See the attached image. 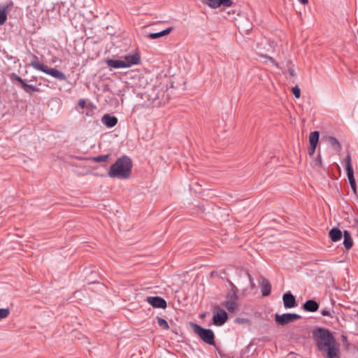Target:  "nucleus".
<instances>
[{
    "label": "nucleus",
    "instance_id": "nucleus-1",
    "mask_svg": "<svg viewBox=\"0 0 358 358\" xmlns=\"http://www.w3.org/2000/svg\"><path fill=\"white\" fill-rule=\"evenodd\" d=\"M317 349L325 354L326 358H340L336 341L329 330L318 328L313 332Z\"/></svg>",
    "mask_w": 358,
    "mask_h": 358
},
{
    "label": "nucleus",
    "instance_id": "nucleus-2",
    "mask_svg": "<svg viewBox=\"0 0 358 358\" xmlns=\"http://www.w3.org/2000/svg\"><path fill=\"white\" fill-rule=\"evenodd\" d=\"M132 169L131 159L124 155L119 157L110 167L108 175L112 178L127 179L129 178Z\"/></svg>",
    "mask_w": 358,
    "mask_h": 358
},
{
    "label": "nucleus",
    "instance_id": "nucleus-3",
    "mask_svg": "<svg viewBox=\"0 0 358 358\" xmlns=\"http://www.w3.org/2000/svg\"><path fill=\"white\" fill-rule=\"evenodd\" d=\"M30 66L37 71H42L48 75L58 79L59 80L64 81L66 80V75L59 71V70L53 68H49L48 66L41 63L37 56L33 55V59L30 62Z\"/></svg>",
    "mask_w": 358,
    "mask_h": 358
},
{
    "label": "nucleus",
    "instance_id": "nucleus-4",
    "mask_svg": "<svg viewBox=\"0 0 358 358\" xmlns=\"http://www.w3.org/2000/svg\"><path fill=\"white\" fill-rule=\"evenodd\" d=\"M194 332L197 334L200 338L206 343L215 345V334L213 330L205 329L195 323H190Z\"/></svg>",
    "mask_w": 358,
    "mask_h": 358
},
{
    "label": "nucleus",
    "instance_id": "nucleus-5",
    "mask_svg": "<svg viewBox=\"0 0 358 358\" xmlns=\"http://www.w3.org/2000/svg\"><path fill=\"white\" fill-rule=\"evenodd\" d=\"M233 288L229 291L226 296L225 300L222 305L229 312H235L238 307V296L236 293V287L232 284Z\"/></svg>",
    "mask_w": 358,
    "mask_h": 358
},
{
    "label": "nucleus",
    "instance_id": "nucleus-6",
    "mask_svg": "<svg viewBox=\"0 0 358 358\" xmlns=\"http://www.w3.org/2000/svg\"><path fill=\"white\" fill-rule=\"evenodd\" d=\"M301 315L296 313H275V322L278 325L285 326L301 318Z\"/></svg>",
    "mask_w": 358,
    "mask_h": 358
},
{
    "label": "nucleus",
    "instance_id": "nucleus-7",
    "mask_svg": "<svg viewBox=\"0 0 358 358\" xmlns=\"http://www.w3.org/2000/svg\"><path fill=\"white\" fill-rule=\"evenodd\" d=\"M10 79L12 80H15L20 83L22 88L24 90V91L26 93L31 94V92H38L40 91V89L38 88L36 86H34L32 85H29L25 83V80H23L22 78L18 76L15 73H13L10 76Z\"/></svg>",
    "mask_w": 358,
    "mask_h": 358
},
{
    "label": "nucleus",
    "instance_id": "nucleus-8",
    "mask_svg": "<svg viewBox=\"0 0 358 358\" xmlns=\"http://www.w3.org/2000/svg\"><path fill=\"white\" fill-rule=\"evenodd\" d=\"M228 320V315L225 310L217 308V313L213 317V324L217 327L222 326Z\"/></svg>",
    "mask_w": 358,
    "mask_h": 358
},
{
    "label": "nucleus",
    "instance_id": "nucleus-9",
    "mask_svg": "<svg viewBox=\"0 0 358 358\" xmlns=\"http://www.w3.org/2000/svg\"><path fill=\"white\" fill-rule=\"evenodd\" d=\"M203 2L212 8H217L222 6L229 8L233 5L231 0H203Z\"/></svg>",
    "mask_w": 358,
    "mask_h": 358
},
{
    "label": "nucleus",
    "instance_id": "nucleus-10",
    "mask_svg": "<svg viewBox=\"0 0 358 358\" xmlns=\"http://www.w3.org/2000/svg\"><path fill=\"white\" fill-rule=\"evenodd\" d=\"M145 301L154 308H166V301L160 296H148Z\"/></svg>",
    "mask_w": 358,
    "mask_h": 358
},
{
    "label": "nucleus",
    "instance_id": "nucleus-11",
    "mask_svg": "<svg viewBox=\"0 0 358 358\" xmlns=\"http://www.w3.org/2000/svg\"><path fill=\"white\" fill-rule=\"evenodd\" d=\"M13 1L0 4V24H3L7 20L9 10L13 7Z\"/></svg>",
    "mask_w": 358,
    "mask_h": 358
},
{
    "label": "nucleus",
    "instance_id": "nucleus-12",
    "mask_svg": "<svg viewBox=\"0 0 358 358\" xmlns=\"http://www.w3.org/2000/svg\"><path fill=\"white\" fill-rule=\"evenodd\" d=\"M123 62L126 63V68H129L133 65H136L141 62V57L138 53L133 55H127L124 57Z\"/></svg>",
    "mask_w": 358,
    "mask_h": 358
},
{
    "label": "nucleus",
    "instance_id": "nucleus-13",
    "mask_svg": "<svg viewBox=\"0 0 358 358\" xmlns=\"http://www.w3.org/2000/svg\"><path fill=\"white\" fill-rule=\"evenodd\" d=\"M282 301L286 308H292L296 306L295 297L290 292L283 294Z\"/></svg>",
    "mask_w": 358,
    "mask_h": 358
},
{
    "label": "nucleus",
    "instance_id": "nucleus-14",
    "mask_svg": "<svg viewBox=\"0 0 358 358\" xmlns=\"http://www.w3.org/2000/svg\"><path fill=\"white\" fill-rule=\"evenodd\" d=\"M102 123L108 128H112L117 124V118L115 116H111L106 114L102 117Z\"/></svg>",
    "mask_w": 358,
    "mask_h": 358
},
{
    "label": "nucleus",
    "instance_id": "nucleus-15",
    "mask_svg": "<svg viewBox=\"0 0 358 358\" xmlns=\"http://www.w3.org/2000/svg\"><path fill=\"white\" fill-rule=\"evenodd\" d=\"M303 308L306 311L313 313L318 310L319 304L316 301L310 299L303 303Z\"/></svg>",
    "mask_w": 358,
    "mask_h": 358
},
{
    "label": "nucleus",
    "instance_id": "nucleus-16",
    "mask_svg": "<svg viewBox=\"0 0 358 358\" xmlns=\"http://www.w3.org/2000/svg\"><path fill=\"white\" fill-rule=\"evenodd\" d=\"M261 290H262V294L264 296H268L271 294V284L264 278H262Z\"/></svg>",
    "mask_w": 358,
    "mask_h": 358
},
{
    "label": "nucleus",
    "instance_id": "nucleus-17",
    "mask_svg": "<svg viewBox=\"0 0 358 358\" xmlns=\"http://www.w3.org/2000/svg\"><path fill=\"white\" fill-rule=\"evenodd\" d=\"M329 236L332 242H337L342 238V231L338 228H332L329 232Z\"/></svg>",
    "mask_w": 358,
    "mask_h": 358
},
{
    "label": "nucleus",
    "instance_id": "nucleus-18",
    "mask_svg": "<svg viewBox=\"0 0 358 358\" xmlns=\"http://www.w3.org/2000/svg\"><path fill=\"white\" fill-rule=\"evenodd\" d=\"M107 65L114 69L126 68L127 64L121 59H108L106 61Z\"/></svg>",
    "mask_w": 358,
    "mask_h": 358
},
{
    "label": "nucleus",
    "instance_id": "nucleus-19",
    "mask_svg": "<svg viewBox=\"0 0 358 358\" xmlns=\"http://www.w3.org/2000/svg\"><path fill=\"white\" fill-rule=\"evenodd\" d=\"M343 245L346 250H350L353 245L350 233L348 230L343 231Z\"/></svg>",
    "mask_w": 358,
    "mask_h": 358
},
{
    "label": "nucleus",
    "instance_id": "nucleus-20",
    "mask_svg": "<svg viewBox=\"0 0 358 358\" xmlns=\"http://www.w3.org/2000/svg\"><path fill=\"white\" fill-rule=\"evenodd\" d=\"M173 28L172 27H169L166 29H164L161 31H159V32H155V33H150L149 34V38H150L151 39H157V38H159L162 36H166V35H168L171 31H172Z\"/></svg>",
    "mask_w": 358,
    "mask_h": 358
},
{
    "label": "nucleus",
    "instance_id": "nucleus-21",
    "mask_svg": "<svg viewBox=\"0 0 358 358\" xmlns=\"http://www.w3.org/2000/svg\"><path fill=\"white\" fill-rule=\"evenodd\" d=\"M342 164L345 166L347 173L353 171L351 164V155L350 153L343 159Z\"/></svg>",
    "mask_w": 358,
    "mask_h": 358
},
{
    "label": "nucleus",
    "instance_id": "nucleus-22",
    "mask_svg": "<svg viewBox=\"0 0 358 358\" xmlns=\"http://www.w3.org/2000/svg\"><path fill=\"white\" fill-rule=\"evenodd\" d=\"M320 133L317 131L311 132L309 136L310 145H317Z\"/></svg>",
    "mask_w": 358,
    "mask_h": 358
},
{
    "label": "nucleus",
    "instance_id": "nucleus-23",
    "mask_svg": "<svg viewBox=\"0 0 358 358\" xmlns=\"http://www.w3.org/2000/svg\"><path fill=\"white\" fill-rule=\"evenodd\" d=\"M328 142L336 151H340L341 150V145L339 141L335 137L329 136Z\"/></svg>",
    "mask_w": 358,
    "mask_h": 358
},
{
    "label": "nucleus",
    "instance_id": "nucleus-24",
    "mask_svg": "<svg viewBox=\"0 0 358 358\" xmlns=\"http://www.w3.org/2000/svg\"><path fill=\"white\" fill-rule=\"evenodd\" d=\"M347 176H348L349 182L350 184V187H351L354 194H356L357 193V186H356V182H355V180L354 178V171L347 173Z\"/></svg>",
    "mask_w": 358,
    "mask_h": 358
},
{
    "label": "nucleus",
    "instance_id": "nucleus-25",
    "mask_svg": "<svg viewBox=\"0 0 358 358\" xmlns=\"http://www.w3.org/2000/svg\"><path fill=\"white\" fill-rule=\"evenodd\" d=\"M157 320L158 325L159 327H161L162 329H169V325L166 320H164V318L159 317H157Z\"/></svg>",
    "mask_w": 358,
    "mask_h": 358
},
{
    "label": "nucleus",
    "instance_id": "nucleus-26",
    "mask_svg": "<svg viewBox=\"0 0 358 358\" xmlns=\"http://www.w3.org/2000/svg\"><path fill=\"white\" fill-rule=\"evenodd\" d=\"M108 157H109V155H108V154L98 155V156L94 157L92 158V161L95 162H106L108 160Z\"/></svg>",
    "mask_w": 358,
    "mask_h": 358
},
{
    "label": "nucleus",
    "instance_id": "nucleus-27",
    "mask_svg": "<svg viewBox=\"0 0 358 358\" xmlns=\"http://www.w3.org/2000/svg\"><path fill=\"white\" fill-rule=\"evenodd\" d=\"M10 314L8 308H0V320L6 318Z\"/></svg>",
    "mask_w": 358,
    "mask_h": 358
},
{
    "label": "nucleus",
    "instance_id": "nucleus-28",
    "mask_svg": "<svg viewBox=\"0 0 358 358\" xmlns=\"http://www.w3.org/2000/svg\"><path fill=\"white\" fill-rule=\"evenodd\" d=\"M322 166V157L320 155H318L315 159L313 161V167H320Z\"/></svg>",
    "mask_w": 358,
    "mask_h": 358
},
{
    "label": "nucleus",
    "instance_id": "nucleus-29",
    "mask_svg": "<svg viewBox=\"0 0 358 358\" xmlns=\"http://www.w3.org/2000/svg\"><path fill=\"white\" fill-rule=\"evenodd\" d=\"M292 92L294 96L297 99H299L301 96V90L298 85H296L292 87Z\"/></svg>",
    "mask_w": 358,
    "mask_h": 358
},
{
    "label": "nucleus",
    "instance_id": "nucleus-30",
    "mask_svg": "<svg viewBox=\"0 0 358 358\" xmlns=\"http://www.w3.org/2000/svg\"><path fill=\"white\" fill-rule=\"evenodd\" d=\"M333 313H334V311H331L330 310L327 309V308H325V309H322L321 310V315H323V316H327V317H329L331 318H332L334 316H333Z\"/></svg>",
    "mask_w": 358,
    "mask_h": 358
},
{
    "label": "nucleus",
    "instance_id": "nucleus-31",
    "mask_svg": "<svg viewBox=\"0 0 358 358\" xmlns=\"http://www.w3.org/2000/svg\"><path fill=\"white\" fill-rule=\"evenodd\" d=\"M316 145H310L308 153L310 156H313L315 152Z\"/></svg>",
    "mask_w": 358,
    "mask_h": 358
},
{
    "label": "nucleus",
    "instance_id": "nucleus-32",
    "mask_svg": "<svg viewBox=\"0 0 358 358\" xmlns=\"http://www.w3.org/2000/svg\"><path fill=\"white\" fill-rule=\"evenodd\" d=\"M78 106L81 108H84L85 107L86 103L84 99H80L78 103Z\"/></svg>",
    "mask_w": 358,
    "mask_h": 358
},
{
    "label": "nucleus",
    "instance_id": "nucleus-33",
    "mask_svg": "<svg viewBox=\"0 0 358 358\" xmlns=\"http://www.w3.org/2000/svg\"><path fill=\"white\" fill-rule=\"evenodd\" d=\"M287 72L289 75V76L291 77H294L295 76L296 73H295V71L292 69V68H289L288 70H287Z\"/></svg>",
    "mask_w": 358,
    "mask_h": 358
},
{
    "label": "nucleus",
    "instance_id": "nucleus-34",
    "mask_svg": "<svg viewBox=\"0 0 358 358\" xmlns=\"http://www.w3.org/2000/svg\"><path fill=\"white\" fill-rule=\"evenodd\" d=\"M341 338H342V341H343V343H344L347 346H348V345H349V343H348V338H347V336H345V335H342Z\"/></svg>",
    "mask_w": 358,
    "mask_h": 358
},
{
    "label": "nucleus",
    "instance_id": "nucleus-35",
    "mask_svg": "<svg viewBox=\"0 0 358 358\" xmlns=\"http://www.w3.org/2000/svg\"><path fill=\"white\" fill-rule=\"evenodd\" d=\"M299 1L304 5V4L308 3V0H299Z\"/></svg>",
    "mask_w": 358,
    "mask_h": 358
},
{
    "label": "nucleus",
    "instance_id": "nucleus-36",
    "mask_svg": "<svg viewBox=\"0 0 358 358\" xmlns=\"http://www.w3.org/2000/svg\"><path fill=\"white\" fill-rule=\"evenodd\" d=\"M248 277H249V278H250V281H252V277H251V275H250L249 273H248Z\"/></svg>",
    "mask_w": 358,
    "mask_h": 358
},
{
    "label": "nucleus",
    "instance_id": "nucleus-37",
    "mask_svg": "<svg viewBox=\"0 0 358 358\" xmlns=\"http://www.w3.org/2000/svg\"><path fill=\"white\" fill-rule=\"evenodd\" d=\"M357 315H358V310H357Z\"/></svg>",
    "mask_w": 358,
    "mask_h": 358
}]
</instances>
